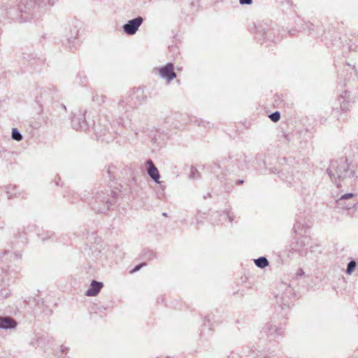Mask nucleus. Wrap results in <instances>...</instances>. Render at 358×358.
Returning a JSON list of instances; mask_svg holds the SVG:
<instances>
[{"mask_svg":"<svg viewBox=\"0 0 358 358\" xmlns=\"http://www.w3.org/2000/svg\"><path fill=\"white\" fill-rule=\"evenodd\" d=\"M147 95L144 93L143 88H134L131 91L121 96L116 106V111L120 115V120L117 122V126L114 122L112 124L107 117L99 118L96 123H94V130L96 138L106 143L110 142L113 138V134H118L129 141V138L127 136L126 132L123 131H130L134 132L135 137L138 136L140 133L145 132L143 127H137L135 123L131 120L127 123L122 119V116L129 118L132 111L138 106L145 103Z\"/></svg>","mask_w":358,"mask_h":358,"instance_id":"1","label":"nucleus"},{"mask_svg":"<svg viewBox=\"0 0 358 358\" xmlns=\"http://www.w3.org/2000/svg\"><path fill=\"white\" fill-rule=\"evenodd\" d=\"M54 0H31L17 4L13 0L3 3L1 6V15L16 22H25L36 15V9L42 8L47 5L52 6Z\"/></svg>","mask_w":358,"mask_h":358,"instance_id":"2","label":"nucleus"},{"mask_svg":"<svg viewBox=\"0 0 358 358\" xmlns=\"http://www.w3.org/2000/svg\"><path fill=\"white\" fill-rule=\"evenodd\" d=\"M327 172L338 187L350 184L357 178L354 165L346 157L331 161Z\"/></svg>","mask_w":358,"mask_h":358,"instance_id":"3","label":"nucleus"},{"mask_svg":"<svg viewBox=\"0 0 358 358\" xmlns=\"http://www.w3.org/2000/svg\"><path fill=\"white\" fill-rule=\"evenodd\" d=\"M21 253L18 251L13 252L10 250H3L0 252V264H7L2 268V277L1 280L5 284H9L14 280L20 272V263Z\"/></svg>","mask_w":358,"mask_h":358,"instance_id":"4","label":"nucleus"},{"mask_svg":"<svg viewBox=\"0 0 358 358\" xmlns=\"http://www.w3.org/2000/svg\"><path fill=\"white\" fill-rule=\"evenodd\" d=\"M119 193L112 189L99 190L92 197L90 205L95 213L106 214L116 206Z\"/></svg>","mask_w":358,"mask_h":358,"instance_id":"5","label":"nucleus"},{"mask_svg":"<svg viewBox=\"0 0 358 358\" xmlns=\"http://www.w3.org/2000/svg\"><path fill=\"white\" fill-rule=\"evenodd\" d=\"M254 27L255 38L261 45L268 47L279 43L282 39L279 30L273 27L268 22H257Z\"/></svg>","mask_w":358,"mask_h":358,"instance_id":"6","label":"nucleus"},{"mask_svg":"<svg viewBox=\"0 0 358 358\" xmlns=\"http://www.w3.org/2000/svg\"><path fill=\"white\" fill-rule=\"evenodd\" d=\"M312 246L311 238L308 236H301L291 242L287 249V256L290 258H294L295 255L306 256Z\"/></svg>","mask_w":358,"mask_h":358,"instance_id":"7","label":"nucleus"},{"mask_svg":"<svg viewBox=\"0 0 358 358\" xmlns=\"http://www.w3.org/2000/svg\"><path fill=\"white\" fill-rule=\"evenodd\" d=\"M226 171L231 173H237L248 168L247 157L243 152L231 154L224 161Z\"/></svg>","mask_w":358,"mask_h":358,"instance_id":"8","label":"nucleus"},{"mask_svg":"<svg viewBox=\"0 0 358 358\" xmlns=\"http://www.w3.org/2000/svg\"><path fill=\"white\" fill-rule=\"evenodd\" d=\"M294 295L293 289L287 283L281 282L278 285L277 292L275 293L276 303L282 310L289 308V301Z\"/></svg>","mask_w":358,"mask_h":358,"instance_id":"9","label":"nucleus"},{"mask_svg":"<svg viewBox=\"0 0 358 358\" xmlns=\"http://www.w3.org/2000/svg\"><path fill=\"white\" fill-rule=\"evenodd\" d=\"M336 202L338 207L343 209H350L354 207L358 208L357 195L353 193L342 194Z\"/></svg>","mask_w":358,"mask_h":358,"instance_id":"10","label":"nucleus"},{"mask_svg":"<svg viewBox=\"0 0 358 358\" xmlns=\"http://www.w3.org/2000/svg\"><path fill=\"white\" fill-rule=\"evenodd\" d=\"M143 22L144 18L141 16L129 20L122 25V31L128 36H133L136 34Z\"/></svg>","mask_w":358,"mask_h":358,"instance_id":"11","label":"nucleus"},{"mask_svg":"<svg viewBox=\"0 0 358 358\" xmlns=\"http://www.w3.org/2000/svg\"><path fill=\"white\" fill-rule=\"evenodd\" d=\"M54 98V91L50 87H41L37 89L36 101L43 106L50 103Z\"/></svg>","mask_w":358,"mask_h":358,"instance_id":"12","label":"nucleus"},{"mask_svg":"<svg viewBox=\"0 0 358 358\" xmlns=\"http://www.w3.org/2000/svg\"><path fill=\"white\" fill-rule=\"evenodd\" d=\"M159 74L168 82L172 81L176 78V73L174 71V65L169 62L158 69Z\"/></svg>","mask_w":358,"mask_h":358,"instance_id":"13","label":"nucleus"},{"mask_svg":"<svg viewBox=\"0 0 358 358\" xmlns=\"http://www.w3.org/2000/svg\"><path fill=\"white\" fill-rule=\"evenodd\" d=\"M310 226V222L309 220H306V217L301 214L296 215V222L293 227V230L295 234H301L303 229L304 233L306 232V229Z\"/></svg>","mask_w":358,"mask_h":358,"instance_id":"14","label":"nucleus"},{"mask_svg":"<svg viewBox=\"0 0 358 358\" xmlns=\"http://www.w3.org/2000/svg\"><path fill=\"white\" fill-rule=\"evenodd\" d=\"M71 124L74 129H83L87 127L85 111L79 110L71 117Z\"/></svg>","mask_w":358,"mask_h":358,"instance_id":"15","label":"nucleus"},{"mask_svg":"<svg viewBox=\"0 0 358 358\" xmlns=\"http://www.w3.org/2000/svg\"><path fill=\"white\" fill-rule=\"evenodd\" d=\"M145 170L149 177L157 184H161L159 172L151 159L145 162Z\"/></svg>","mask_w":358,"mask_h":358,"instance_id":"16","label":"nucleus"},{"mask_svg":"<svg viewBox=\"0 0 358 358\" xmlns=\"http://www.w3.org/2000/svg\"><path fill=\"white\" fill-rule=\"evenodd\" d=\"M72 34L71 36L67 37L66 41L64 43L65 45L68 46L69 49L71 51H73L76 50L77 46L78 45V30L75 27L73 31H71Z\"/></svg>","mask_w":358,"mask_h":358,"instance_id":"17","label":"nucleus"},{"mask_svg":"<svg viewBox=\"0 0 358 358\" xmlns=\"http://www.w3.org/2000/svg\"><path fill=\"white\" fill-rule=\"evenodd\" d=\"M103 284L101 282L96 281L93 280L91 282L90 287L85 292V295L87 296H96L103 288Z\"/></svg>","mask_w":358,"mask_h":358,"instance_id":"18","label":"nucleus"},{"mask_svg":"<svg viewBox=\"0 0 358 358\" xmlns=\"http://www.w3.org/2000/svg\"><path fill=\"white\" fill-rule=\"evenodd\" d=\"M263 331L267 336L272 337L281 335L283 332L282 328L277 327L271 322H268L264 325Z\"/></svg>","mask_w":358,"mask_h":358,"instance_id":"19","label":"nucleus"},{"mask_svg":"<svg viewBox=\"0 0 358 358\" xmlns=\"http://www.w3.org/2000/svg\"><path fill=\"white\" fill-rule=\"evenodd\" d=\"M17 322L10 317H0V329H13L17 327Z\"/></svg>","mask_w":358,"mask_h":358,"instance_id":"20","label":"nucleus"},{"mask_svg":"<svg viewBox=\"0 0 358 358\" xmlns=\"http://www.w3.org/2000/svg\"><path fill=\"white\" fill-rule=\"evenodd\" d=\"M301 194L303 196L304 201L310 202L315 197V190L313 188L303 187L301 189Z\"/></svg>","mask_w":358,"mask_h":358,"instance_id":"21","label":"nucleus"},{"mask_svg":"<svg viewBox=\"0 0 358 358\" xmlns=\"http://www.w3.org/2000/svg\"><path fill=\"white\" fill-rule=\"evenodd\" d=\"M210 171L216 176L217 180H222L224 178L225 174H220L218 171L221 169V166L219 164L213 163L212 165L209 166Z\"/></svg>","mask_w":358,"mask_h":358,"instance_id":"22","label":"nucleus"},{"mask_svg":"<svg viewBox=\"0 0 358 358\" xmlns=\"http://www.w3.org/2000/svg\"><path fill=\"white\" fill-rule=\"evenodd\" d=\"M256 266L260 268H264L269 265V262L266 257L262 256L254 259Z\"/></svg>","mask_w":358,"mask_h":358,"instance_id":"23","label":"nucleus"},{"mask_svg":"<svg viewBox=\"0 0 358 358\" xmlns=\"http://www.w3.org/2000/svg\"><path fill=\"white\" fill-rule=\"evenodd\" d=\"M105 169V171L107 173V176L109 178L110 181H112L114 179H115L117 169L113 165H109Z\"/></svg>","mask_w":358,"mask_h":358,"instance_id":"24","label":"nucleus"},{"mask_svg":"<svg viewBox=\"0 0 358 358\" xmlns=\"http://www.w3.org/2000/svg\"><path fill=\"white\" fill-rule=\"evenodd\" d=\"M357 266V262L355 259H351L350 261L348 262V264L347 265V268H346V270H345L346 274L352 275V273L356 269Z\"/></svg>","mask_w":358,"mask_h":358,"instance_id":"25","label":"nucleus"},{"mask_svg":"<svg viewBox=\"0 0 358 358\" xmlns=\"http://www.w3.org/2000/svg\"><path fill=\"white\" fill-rule=\"evenodd\" d=\"M106 99V96L103 94H99L98 93H96L92 96V101L94 103L97 104L98 106H101L103 104Z\"/></svg>","mask_w":358,"mask_h":358,"instance_id":"26","label":"nucleus"},{"mask_svg":"<svg viewBox=\"0 0 358 358\" xmlns=\"http://www.w3.org/2000/svg\"><path fill=\"white\" fill-rule=\"evenodd\" d=\"M76 83L79 85H85L87 82V77L85 72H79L76 76Z\"/></svg>","mask_w":358,"mask_h":358,"instance_id":"27","label":"nucleus"},{"mask_svg":"<svg viewBox=\"0 0 358 358\" xmlns=\"http://www.w3.org/2000/svg\"><path fill=\"white\" fill-rule=\"evenodd\" d=\"M221 216L224 220H228V221L230 223H232L234 220L235 216L231 212L230 210H224L222 211Z\"/></svg>","mask_w":358,"mask_h":358,"instance_id":"28","label":"nucleus"},{"mask_svg":"<svg viewBox=\"0 0 358 358\" xmlns=\"http://www.w3.org/2000/svg\"><path fill=\"white\" fill-rule=\"evenodd\" d=\"M11 138L16 141H20L22 140L23 136L17 128H13L11 131Z\"/></svg>","mask_w":358,"mask_h":358,"instance_id":"29","label":"nucleus"},{"mask_svg":"<svg viewBox=\"0 0 358 358\" xmlns=\"http://www.w3.org/2000/svg\"><path fill=\"white\" fill-rule=\"evenodd\" d=\"M53 235L54 233L51 231H43L41 233H38V236L43 241L50 238Z\"/></svg>","mask_w":358,"mask_h":358,"instance_id":"30","label":"nucleus"},{"mask_svg":"<svg viewBox=\"0 0 358 358\" xmlns=\"http://www.w3.org/2000/svg\"><path fill=\"white\" fill-rule=\"evenodd\" d=\"M25 229L21 232L18 231L17 234H15V238L18 239V242L22 244L25 243L27 241V238L25 236Z\"/></svg>","mask_w":358,"mask_h":358,"instance_id":"31","label":"nucleus"},{"mask_svg":"<svg viewBox=\"0 0 358 358\" xmlns=\"http://www.w3.org/2000/svg\"><path fill=\"white\" fill-rule=\"evenodd\" d=\"M15 186H8L6 187V195L8 196V199H10L16 196L15 193Z\"/></svg>","mask_w":358,"mask_h":358,"instance_id":"32","label":"nucleus"},{"mask_svg":"<svg viewBox=\"0 0 358 358\" xmlns=\"http://www.w3.org/2000/svg\"><path fill=\"white\" fill-rule=\"evenodd\" d=\"M195 124L199 127H202L205 129L210 128V122L202 119H196L194 120Z\"/></svg>","mask_w":358,"mask_h":358,"instance_id":"33","label":"nucleus"},{"mask_svg":"<svg viewBox=\"0 0 358 358\" xmlns=\"http://www.w3.org/2000/svg\"><path fill=\"white\" fill-rule=\"evenodd\" d=\"M199 178H200L199 172L195 167L192 166L190 169L189 178L193 179V180H196V179H199Z\"/></svg>","mask_w":358,"mask_h":358,"instance_id":"34","label":"nucleus"},{"mask_svg":"<svg viewBox=\"0 0 358 358\" xmlns=\"http://www.w3.org/2000/svg\"><path fill=\"white\" fill-rule=\"evenodd\" d=\"M269 118L273 122H277L280 120L281 115L279 111H275L268 115Z\"/></svg>","mask_w":358,"mask_h":358,"instance_id":"35","label":"nucleus"},{"mask_svg":"<svg viewBox=\"0 0 358 358\" xmlns=\"http://www.w3.org/2000/svg\"><path fill=\"white\" fill-rule=\"evenodd\" d=\"M69 351V348L62 345L59 346V352H57V356L61 357L62 355H66Z\"/></svg>","mask_w":358,"mask_h":358,"instance_id":"36","label":"nucleus"},{"mask_svg":"<svg viewBox=\"0 0 358 358\" xmlns=\"http://www.w3.org/2000/svg\"><path fill=\"white\" fill-rule=\"evenodd\" d=\"M211 322H215L216 320L215 318L214 315L209 314L205 317L204 323L206 324V322H207V323L210 324Z\"/></svg>","mask_w":358,"mask_h":358,"instance_id":"37","label":"nucleus"},{"mask_svg":"<svg viewBox=\"0 0 358 358\" xmlns=\"http://www.w3.org/2000/svg\"><path fill=\"white\" fill-rule=\"evenodd\" d=\"M1 297L3 299L8 298L10 295V292L8 289H3L0 292Z\"/></svg>","mask_w":358,"mask_h":358,"instance_id":"38","label":"nucleus"},{"mask_svg":"<svg viewBox=\"0 0 358 358\" xmlns=\"http://www.w3.org/2000/svg\"><path fill=\"white\" fill-rule=\"evenodd\" d=\"M146 266V264L143 262V263H141L138 265H136L133 268L132 270L131 271V273H135V272H137L141 268H143V266Z\"/></svg>","mask_w":358,"mask_h":358,"instance_id":"39","label":"nucleus"},{"mask_svg":"<svg viewBox=\"0 0 358 358\" xmlns=\"http://www.w3.org/2000/svg\"><path fill=\"white\" fill-rule=\"evenodd\" d=\"M241 5H251L253 2L252 0H238Z\"/></svg>","mask_w":358,"mask_h":358,"instance_id":"40","label":"nucleus"},{"mask_svg":"<svg viewBox=\"0 0 358 358\" xmlns=\"http://www.w3.org/2000/svg\"><path fill=\"white\" fill-rule=\"evenodd\" d=\"M305 273L303 271V270L302 268H299L296 273V277L298 278H300L303 275H304Z\"/></svg>","mask_w":358,"mask_h":358,"instance_id":"41","label":"nucleus"},{"mask_svg":"<svg viewBox=\"0 0 358 358\" xmlns=\"http://www.w3.org/2000/svg\"><path fill=\"white\" fill-rule=\"evenodd\" d=\"M270 172L273 173H277L279 177H282L280 175V171L279 170H278L276 168L270 169Z\"/></svg>","mask_w":358,"mask_h":358,"instance_id":"42","label":"nucleus"},{"mask_svg":"<svg viewBox=\"0 0 358 358\" xmlns=\"http://www.w3.org/2000/svg\"><path fill=\"white\" fill-rule=\"evenodd\" d=\"M6 222L0 220V230L3 231L6 229Z\"/></svg>","mask_w":358,"mask_h":358,"instance_id":"43","label":"nucleus"},{"mask_svg":"<svg viewBox=\"0 0 358 358\" xmlns=\"http://www.w3.org/2000/svg\"><path fill=\"white\" fill-rule=\"evenodd\" d=\"M59 181H60V178H59L58 176H56L55 180H54V182L55 183L56 186H59Z\"/></svg>","mask_w":358,"mask_h":358,"instance_id":"44","label":"nucleus"},{"mask_svg":"<svg viewBox=\"0 0 358 358\" xmlns=\"http://www.w3.org/2000/svg\"><path fill=\"white\" fill-rule=\"evenodd\" d=\"M356 49H357V45H350L349 46V50H350V51H354V52H355V51H356Z\"/></svg>","mask_w":358,"mask_h":358,"instance_id":"45","label":"nucleus"},{"mask_svg":"<svg viewBox=\"0 0 358 358\" xmlns=\"http://www.w3.org/2000/svg\"><path fill=\"white\" fill-rule=\"evenodd\" d=\"M243 182H244V180L242 179L237 180L235 182L236 185H242V184H243Z\"/></svg>","mask_w":358,"mask_h":358,"instance_id":"46","label":"nucleus"},{"mask_svg":"<svg viewBox=\"0 0 358 358\" xmlns=\"http://www.w3.org/2000/svg\"><path fill=\"white\" fill-rule=\"evenodd\" d=\"M146 254L148 255V259H151L152 257L154 256L153 252L152 251H148Z\"/></svg>","mask_w":358,"mask_h":358,"instance_id":"47","label":"nucleus"},{"mask_svg":"<svg viewBox=\"0 0 358 358\" xmlns=\"http://www.w3.org/2000/svg\"><path fill=\"white\" fill-rule=\"evenodd\" d=\"M284 137L285 138V139L287 141H290V138H289V135L287 134H284Z\"/></svg>","mask_w":358,"mask_h":358,"instance_id":"48","label":"nucleus"},{"mask_svg":"<svg viewBox=\"0 0 358 358\" xmlns=\"http://www.w3.org/2000/svg\"><path fill=\"white\" fill-rule=\"evenodd\" d=\"M211 196L210 194V193H208L206 195H204L203 196V199H206L208 198H210Z\"/></svg>","mask_w":358,"mask_h":358,"instance_id":"49","label":"nucleus"},{"mask_svg":"<svg viewBox=\"0 0 358 358\" xmlns=\"http://www.w3.org/2000/svg\"><path fill=\"white\" fill-rule=\"evenodd\" d=\"M352 70H353L355 72H357V69H356L355 66H352Z\"/></svg>","mask_w":358,"mask_h":358,"instance_id":"50","label":"nucleus"},{"mask_svg":"<svg viewBox=\"0 0 358 358\" xmlns=\"http://www.w3.org/2000/svg\"><path fill=\"white\" fill-rule=\"evenodd\" d=\"M60 106H61V108H62L63 109H64L66 110V106L64 104H62Z\"/></svg>","mask_w":358,"mask_h":358,"instance_id":"51","label":"nucleus"},{"mask_svg":"<svg viewBox=\"0 0 358 358\" xmlns=\"http://www.w3.org/2000/svg\"><path fill=\"white\" fill-rule=\"evenodd\" d=\"M162 215L164 216V217H166L167 216V213H163Z\"/></svg>","mask_w":358,"mask_h":358,"instance_id":"52","label":"nucleus"},{"mask_svg":"<svg viewBox=\"0 0 358 358\" xmlns=\"http://www.w3.org/2000/svg\"><path fill=\"white\" fill-rule=\"evenodd\" d=\"M289 33L290 35H294V33L292 31H289Z\"/></svg>","mask_w":358,"mask_h":358,"instance_id":"53","label":"nucleus"},{"mask_svg":"<svg viewBox=\"0 0 358 358\" xmlns=\"http://www.w3.org/2000/svg\"><path fill=\"white\" fill-rule=\"evenodd\" d=\"M200 222V220L199 219L196 220V224H199Z\"/></svg>","mask_w":358,"mask_h":358,"instance_id":"54","label":"nucleus"},{"mask_svg":"<svg viewBox=\"0 0 358 358\" xmlns=\"http://www.w3.org/2000/svg\"><path fill=\"white\" fill-rule=\"evenodd\" d=\"M266 358H269V357H266Z\"/></svg>","mask_w":358,"mask_h":358,"instance_id":"55","label":"nucleus"}]
</instances>
